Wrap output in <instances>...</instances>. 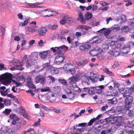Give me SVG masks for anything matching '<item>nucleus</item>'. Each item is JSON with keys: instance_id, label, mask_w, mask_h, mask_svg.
<instances>
[{"instance_id": "nucleus-14", "label": "nucleus", "mask_w": 134, "mask_h": 134, "mask_svg": "<svg viewBox=\"0 0 134 134\" xmlns=\"http://www.w3.org/2000/svg\"><path fill=\"white\" fill-rule=\"evenodd\" d=\"M131 90L130 88H127L125 90L124 92H122V93H123V96L124 98H125L127 97L130 96V95L131 93Z\"/></svg>"}, {"instance_id": "nucleus-11", "label": "nucleus", "mask_w": 134, "mask_h": 134, "mask_svg": "<svg viewBox=\"0 0 134 134\" xmlns=\"http://www.w3.org/2000/svg\"><path fill=\"white\" fill-rule=\"evenodd\" d=\"M125 130L126 133L129 134H134V129L132 127L129 126L125 127Z\"/></svg>"}, {"instance_id": "nucleus-1", "label": "nucleus", "mask_w": 134, "mask_h": 134, "mask_svg": "<svg viewBox=\"0 0 134 134\" xmlns=\"http://www.w3.org/2000/svg\"><path fill=\"white\" fill-rule=\"evenodd\" d=\"M12 76L9 73H6L0 76V82L4 85L7 86L11 82Z\"/></svg>"}, {"instance_id": "nucleus-24", "label": "nucleus", "mask_w": 134, "mask_h": 134, "mask_svg": "<svg viewBox=\"0 0 134 134\" xmlns=\"http://www.w3.org/2000/svg\"><path fill=\"white\" fill-rule=\"evenodd\" d=\"M88 62L87 60H84L81 62H76V64L79 66H81L86 64Z\"/></svg>"}, {"instance_id": "nucleus-57", "label": "nucleus", "mask_w": 134, "mask_h": 134, "mask_svg": "<svg viewBox=\"0 0 134 134\" xmlns=\"http://www.w3.org/2000/svg\"><path fill=\"white\" fill-rule=\"evenodd\" d=\"M11 110L10 109H5L4 111L3 112L5 114L8 115L11 111Z\"/></svg>"}, {"instance_id": "nucleus-49", "label": "nucleus", "mask_w": 134, "mask_h": 134, "mask_svg": "<svg viewBox=\"0 0 134 134\" xmlns=\"http://www.w3.org/2000/svg\"><path fill=\"white\" fill-rule=\"evenodd\" d=\"M96 121V119H95V118H93L92 119H91L89 122L88 123L87 126H90L92 125V124L94 122Z\"/></svg>"}, {"instance_id": "nucleus-52", "label": "nucleus", "mask_w": 134, "mask_h": 134, "mask_svg": "<svg viewBox=\"0 0 134 134\" xmlns=\"http://www.w3.org/2000/svg\"><path fill=\"white\" fill-rule=\"evenodd\" d=\"M51 90L49 87H46L42 88V92H49Z\"/></svg>"}, {"instance_id": "nucleus-31", "label": "nucleus", "mask_w": 134, "mask_h": 134, "mask_svg": "<svg viewBox=\"0 0 134 134\" xmlns=\"http://www.w3.org/2000/svg\"><path fill=\"white\" fill-rule=\"evenodd\" d=\"M112 96H118L119 97V94L118 91L116 89H114L112 91Z\"/></svg>"}, {"instance_id": "nucleus-44", "label": "nucleus", "mask_w": 134, "mask_h": 134, "mask_svg": "<svg viewBox=\"0 0 134 134\" xmlns=\"http://www.w3.org/2000/svg\"><path fill=\"white\" fill-rule=\"evenodd\" d=\"M118 89L119 91L121 93L122 92H124L125 90L124 86H122V87H121V86H119L118 87Z\"/></svg>"}, {"instance_id": "nucleus-40", "label": "nucleus", "mask_w": 134, "mask_h": 134, "mask_svg": "<svg viewBox=\"0 0 134 134\" xmlns=\"http://www.w3.org/2000/svg\"><path fill=\"white\" fill-rule=\"evenodd\" d=\"M48 51L42 52V59H45L47 58L48 54Z\"/></svg>"}, {"instance_id": "nucleus-60", "label": "nucleus", "mask_w": 134, "mask_h": 134, "mask_svg": "<svg viewBox=\"0 0 134 134\" xmlns=\"http://www.w3.org/2000/svg\"><path fill=\"white\" fill-rule=\"evenodd\" d=\"M60 17L61 18H63L64 20H65L68 17L67 15L65 14H60Z\"/></svg>"}, {"instance_id": "nucleus-45", "label": "nucleus", "mask_w": 134, "mask_h": 134, "mask_svg": "<svg viewBox=\"0 0 134 134\" xmlns=\"http://www.w3.org/2000/svg\"><path fill=\"white\" fill-rule=\"evenodd\" d=\"M83 15L81 11H79V12L78 16L77 18V21H79L81 19L83 18Z\"/></svg>"}, {"instance_id": "nucleus-13", "label": "nucleus", "mask_w": 134, "mask_h": 134, "mask_svg": "<svg viewBox=\"0 0 134 134\" xmlns=\"http://www.w3.org/2000/svg\"><path fill=\"white\" fill-rule=\"evenodd\" d=\"M55 48L57 49V52H58V53L61 55H62V53L61 52L62 51H64L65 48H66V49H68V47L64 45L62 46L59 47H56Z\"/></svg>"}, {"instance_id": "nucleus-51", "label": "nucleus", "mask_w": 134, "mask_h": 134, "mask_svg": "<svg viewBox=\"0 0 134 134\" xmlns=\"http://www.w3.org/2000/svg\"><path fill=\"white\" fill-rule=\"evenodd\" d=\"M110 28L112 30V31L114 30L115 31H119L120 29V28L119 26H117L116 27L113 26L110 27Z\"/></svg>"}, {"instance_id": "nucleus-35", "label": "nucleus", "mask_w": 134, "mask_h": 134, "mask_svg": "<svg viewBox=\"0 0 134 134\" xmlns=\"http://www.w3.org/2000/svg\"><path fill=\"white\" fill-rule=\"evenodd\" d=\"M77 29H84L86 30H87L89 29V27L87 26L83 25H79L78 26Z\"/></svg>"}, {"instance_id": "nucleus-26", "label": "nucleus", "mask_w": 134, "mask_h": 134, "mask_svg": "<svg viewBox=\"0 0 134 134\" xmlns=\"http://www.w3.org/2000/svg\"><path fill=\"white\" fill-rule=\"evenodd\" d=\"M1 133L3 134H11L12 133V131H8L6 128H2L1 129Z\"/></svg>"}, {"instance_id": "nucleus-59", "label": "nucleus", "mask_w": 134, "mask_h": 134, "mask_svg": "<svg viewBox=\"0 0 134 134\" xmlns=\"http://www.w3.org/2000/svg\"><path fill=\"white\" fill-rule=\"evenodd\" d=\"M112 30L111 29V28H109L107 30L105 33V35L106 36H108L111 33Z\"/></svg>"}, {"instance_id": "nucleus-56", "label": "nucleus", "mask_w": 134, "mask_h": 134, "mask_svg": "<svg viewBox=\"0 0 134 134\" xmlns=\"http://www.w3.org/2000/svg\"><path fill=\"white\" fill-rule=\"evenodd\" d=\"M22 66V64H21L16 65V67L17 68L16 69L18 70H22L24 69V68H22L21 67Z\"/></svg>"}, {"instance_id": "nucleus-36", "label": "nucleus", "mask_w": 134, "mask_h": 134, "mask_svg": "<svg viewBox=\"0 0 134 134\" xmlns=\"http://www.w3.org/2000/svg\"><path fill=\"white\" fill-rule=\"evenodd\" d=\"M96 38V40H94L92 42V43L93 44H97L100 43V41L98 40V37L97 36H94L93 37L92 39L93 40Z\"/></svg>"}, {"instance_id": "nucleus-30", "label": "nucleus", "mask_w": 134, "mask_h": 134, "mask_svg": "<svg viewBox=\"0 0 134 134\" xmlns=\"http://www.w3.org/2000/svg\"><path fill=\"white\" fill-rule=\"evenodd\" d=\"M9 117L10 118L12 119H14L16 121L19 120V118L16 116V115L14 114H11L10 115Z\"/></svg>"}, {"instance_id": "nucleus-15", "label": "nucleus", "mask_w": 134, "mask_h": 134, "mask_svg": "<svg viewBox=\"0 0 134 134\" xmlns=\"http://www.w3.org/2000/svg\"><path fill=\"white\" fill-rule=\"evenodd\" d=\"M104 88V86L102 85L95 87L96 92L99 94H100Z\"/></svg>"}, {"instance_id": "nucleus-9", "label": "nucleus", "mask_w": 134, "mask_h": 134, "mask_svg": "<svg viewBox=\"0 0 134 134\" xmlns=\"http://www.w3.org/2000/svg\"><path fill=\"white\" fill-rule=\"evenodd\" d=\"M83 89L85 90L84 92H86L87 90H88V93L90 95H93L96 93L95 87H84Z\"/></svg>"}, {"instance_id": "nucleus-33", "label": "nucleus", "mask_w": 134, "mask_h": 134, "mask_svg": "<svg viewBox=\"0 0 134 134\" xmlns=\"http://www.w3.org/2000/svg\"><path fill=\"white\" fill-rule=\"evenodd\" d=\"M118 111L119 112L123 113L125 112V109L124 107L120 106L118 107Z\"/></svg>"}, {"instance_id": "nucleus-38", "label": "nucleus", "mask_w": 134, "mask_h": 134, "mask_svg": "<svg viewBox=\"0 0 134 134\" xmlns=\"http://www.w3.org/2000/svg\"><path fill=\"white\" fill-rule=\"evenodd\" d=\"M75 94L73 92H72L69 94L67 95L68 98L72 100L75 97Z\"/></svg>"}, {"instance_id": "nucleus-2", "label": "nucleus", "mask_w": 134, "mask_h": 134, "mask_svg": "<svg viewBox=\"0 0 134 134\" xmlns=\"http://www.w3.org/2000/svg\"><path fill=\"white\" fill-rule=\"evenodd\" d=\"M36 22L32 21L30 24L29 26H26L25 29L26 32H36L37 30V27L36 26Z\"/></svg>"}, {"instance_id": "nucleus-32", "label": "nucleus", "mask_w": 134, "mask_h": 134, "mask_svg": "<svg viewBox=\"0 0 134 134\" xmlns=\"http://www.w3.org/2000/svg\"><path fill=\"white\" fill-rule=\"evenodd\" d=\"M31 59L29 57V59L27 60L26 63V66L27 67H29L31 65L34 64L32 60H31Z\"/></svg>"}, {"instance_id": "nucleus-48", "label": "nucleus", "mask_w": 134, "mask_h": 134, "mask_svg": "<svg viewBox=\"0 0 134 134\" xmlns=\"http://www.w3.org/2000/svg\"><path fill=\"white\" fill-rule=\"evenodd\" d=\"M72 47L73 48L76 47L77 46H78L80 44V43L77 41H76L75 42H74L73 43H72Z\"/></svg>"}, {"instance_id": "nucleus-42", "label": "nucleus", "mask_w": 134, "mask_h": 134, "mask_svg": "<svg viewBox=\"0 0 134 134\" xmlns=\"http://www.w3.org/2000/svg\"><path fill=\"white\" fill-rule=\"evenodd\" d=\"M4 103L6 106H9L10 105L11 102L10 100L5 99L4 101Z\"/></svg>"}, {"instance_id": "nucleus-27", "label": "nucleus", "mask_w": 134, "mask_h": 134, "mask_svg": "<svg viewBox=\"0 0 134 134\" xmlns=\"http://www.w3.org/2000/svg\"><path fill=\"white\" fill-rule=\"evenodd\" d=\"M18 113L21 115H23L25 113L24 108L23 107H20L18 109H16Z\"/></svg>"}, {"instance_id": "nucleus-5", "label": "nucleus", "mask_w": 134, "mask_h": 134, "mask_svg": "<svg viewBox=\"0 0 134 134\" xmlns=\"http://www.w3.org/2000/svg\"><path fill=\"white\" fill-rule=\"evenodd\" d=\"M124 118L123 116H118L117 117L114 125L116 126L117 127L122 126L124 123Z\"/></svg>"}, {"instance_id": "nucleus-6", "label": "nucleus", "mask_w": 134, "mask_h": 134, "mask_svg": "<svg viewBox=\"0 0 134 134\" xmlns=\"http://www.w3.org/2000/svg\"><path fill=\"white\" fill-rule=\"evenodd\" d=\"M65 59L64 56L63 55H57L55 58L54 62L57 65H59L63 62Z\"/></svg>"}, {"instance_id": "nucleus-39", "label": "nucleus", "mask_w": 134, "mask_h": 134, "mask_svg": "<svg viewBox=\"0 0 134 134\" xmlns=\"http://www.w3.org/2000/svg\"><path fill=\"white\" fill-rule=\"evenodd\" d=\"M68 71H69V72L72 75H75L76 73V70L74 67L71 69H70Z\"/></svg>"}, {"instance_id": "nucleus-19", "label": "nucleus", "mask_w": 134, "mask_h": 134, "mask_svg": "<svg viewBox=\"0 0 134 134\" xmlns=\"http://www.w3.org/2000/svg\"><path fill=\"white\" fill-rule=\"evenodd\" d=\"M103 71L106 73L107 74L111 76H113L114 75L113 73L110 71L109 69L107 68H105L103 69Z\"/></svg>"}, {"instance_id": "nucleus-43", "label": "nucleus", "mask_w": 134, "mask_h": 134, "mask_svg": "<svg viewBox=\"0 0 134 134\" xmlns=\"http://www.w3.org/2000/svg\"><path fill=\"white\" fill-rule=\"evenodd\" d=\"M58 12L54 11L51 10V13H50V16H55L58 14Z\"/></svg>"}, {"instance_id": "nucleus-37", "label": "nucleus", "mask_w": 134, "mask_h": 134, "mask_svg": "<svg viewBox=\"0 0 134 134\" xmlns=\"http://www.w3.org/2000/svg\"><path fill=\"white\" fill-rule=\"evenodd\" d=\"M101 126L100 125L98 126L97 127H96L93 129L94 132L96 133H99L101 129Z\"/></svg>"}, {"instance_id": "nucleus-12", "label": "nucleus", "mask_w": 134, "mask_h": 134, "mask_svg": "<svg viewBox=\"0 0 134 134\" xmlns=\"http://www.w3.org/2000/svg\"><path fill=\"white\" fill-rule=\"evenodd\" d=\"M50 65L49 63H45L42 65V71H44V74H46L47 71L49 70L51 68Z\"/></svg>"}, {"instance_id": "nucleus-53", "label": "nucleus", "mask_w": 134, "mask_h": 134, "mask_svg": "<svg viewBox=\"0 0 134 134\" xmlns=\"http://www.w3.org/2000/svg\"><path fill=\"white\" fill-rule=\"evenodd\" d=\"M128 115L129 116L131 117L134 116V112L133 110H130L129 111L128 114Z\"/></svg>"}, {"instance_id": "nucleus-25", "label": "nucleus", "mask_w": 134, "mask_h": 134, "mask_svg": "<svg viewBox=\"0 0 134 134\" xmlns=\"http://www.w3.org/2000/svg\"><path fill=\"white\" fill-rule=\"evenodd\" d=\"M72 88L75 91L80 92L81 91V90L80 88L76 84L73 85L71 86Z\"/></svg>"}, {"instance_id": "nucleus-41", "label": "nucleus", "mask_w": 134, "mask_h": 134, "mask_svg": "<svg viewBox=\"0 0 134 134\" xmlns=\"http://www.w3.org/2000/svg\"><path fill=\"white\" fill-rule=\"evenodd\" d=\"M58 81L60 83L64 85H67V82L65 79H59L58 80Z\"/></svg>"}, {"instance_id": "nucleus-63", "label": "nucleus", "mask_w": 134, "mask_h": 134, "mask_svg": "<svg viewBox=\"0 0 134 134\" xmlns=\"http://www.w3.org/2000/svg\"><path fill=\"white\" fill-rule=\"evenodd\" d=\"M59 35L58 34H56L54 35L52 37V40L55 39H58L59 38Z\"/></svg>"}, {"instance_id": "nucleus-7", "label": "nucleus", "mask_w": 134, "mask_h": 134, "mask_svg": "<svg viewBox=\"0 0 134 134\" xmlns=\"http://www.w3.org/2000/svg\"><path fill=\"white\" fill-rule=\"evenodd\" d=\"M91 45L88 43H83L80 46V49L83 51H88L90 49Z\"/></svg>"}, {"instance_id": "nucleus-47", "label": "nucleus", "mask_w": 134, "mask_h": 134, "mask_svg": "<svg viewBox=\"0 0 134 134\" xmlns=\"http://www.w3.org/2000/svg\"><path fill=\"white\" fill-rule=\"evenodd\" d=\"M28 23V20H25L24 22H21L20 23L19 25L21 26H23L27 25Z\"/></svg>"}, {"instance_id": "nucleus-21", "label": "nucleus", "mask_w": 134, "mask_h": 134, "mask_svg": "<svg viewBox=\"0 0 134 134\" xmlns=\"http://www.w3.org/2000/svg\"><path fill=\"white\" fill-rule=\"evenodd\" d=\"M92 16L93 15L92 13L89 12H87L84 15L85 18L87 20L91 19Z\"/></svg>"}, {"instance_id": "nucleus-61", "label": "nucleus", "mask_w": 134, "mask_h": 134, "mask_svg": "<svg viewBox=\"0 0 134 134\" xmlns=\"http://www.w3.org/2000/svg\"><path fill=\"white\" fill-rule=\"evenodd\" d=\"M97 77L95 76H92L91 77V81L93 82H95L97 81L96 79H97Z\"/></svg>"}, {"instance_id": "nucleus-10", "label": "nucleus", "mask_w": 134, "mask_h": 134, "mask_svg": "<svg viewBox=\"0 0 134 134\" xmlns=\"http://www.w3.org/2000/svg\"><path fill=\"white\" fill-rule=\"evenodd\" d=\"M117 117V116L113 117V118H105V120L107 123L114 124V125L116 120Z\"/></svg>"}, {"instance_id": "nucleus-54", "label": "nucleus", "mask_w": 134, "mask_h": 134, "mask_svg": "<svg viewBox=\"0 0 134 134\" xmlns=\"http://www.w3.org/2000/svg\"><path fill=\"white\" fill-rule=\"evenodd\" d=\"M105 95L107 96H112V93L111 91L109 90H108L105 93Z\"/></svg>"}, {"instance_id": "nucleus-28", "label": "nucleus", "mask_w": 134, "mask_h": 134, "mask_svg": "<svg viewBox=\"0 0 134 134\" xmlns=\"http://www.w3.org/2000/svg\"><path fill=\"white\" fill-rule=\"evenodd\" d=\"M109 53L111 55L115 57L118 56L120 54L119 51H110L109 52Z\"/></svg>"}, {"instance_id": "nucleus-4", "label": "nucleus", "mask_w": 134, "mask_h": 134, "mask_svg": "<svg viewBox=\"0 0 134 134\" xmlns=\"http://www.w3.org/2000/svg\"><path fill=\"white\" fill-rule=\"evenodd\" d=\"M80 79V76L78 75L72 76L69 79V80H70L69 83L71 86L75 84H76V82L79 81Z\"/></svg>"}, {"instance_id": "nucleus-23", "label": "nucleus", "mask_w": 134, "mask_h": 134, "mask_svg": "<svg viewBox=\"0 0 134 134\" xmlns=\"http://www.w3.org/2000/svg\"><path fill=\"white\" fill-rule=\"evenodd\" d=\"M50 70L51 73L53 74H57L59 72L58 69L53 66L51 67Z\"/></svg>"}, {"instance_id": "nucleus-29", "label": "nucleus", "mask_w": 134, "mask_h": 134, "mask_svg": "<svg viewBox=\"0 0 134 134\" xmlns=\"http://www.w3.org/2000/svg\"><path fill=\"white\" fill-rule=\"evenodd\" d=\"M38 55L36 53L32 54L31 55H30L29 58H30V59H32L33 61H34L37 59Z\"/></svg>"}, {"instance_id": "nucleus-58", "label": "nucleus", "mask_w": 134, "mask_h": 134, "mask_svg": "<svg viewBox=\"0 0 134 134\" xmlns=\"http://www.w3.org/2000/svg\"><path fill=\"white\" fill-rule=\"evenodd\" d=\"M17 79L20 81H25V80L24 77L22 75L19 76L17 78Z\"/></svg>"}, {"instance_id": "nucleus-34", "label": "nucleus", "mask_w": 134, "mask_h": 134, "mask_svg": "<svg viewBox=\"0 0 134 134\" xmlns=\"http://www.w3.org/2000/svg\"><path fill=\"white\" fill-rule=\"evenodd\" d=\"M121 29L123 30L125 33L128 32L129 31V28L127 26H124L121 27Z\"/></svg>"}, {"instance_id": "nucleus-62", "label": "nucleus", "mask_w": 134, "mask_h": 134, "mask_svg": "<svg viewBox=\"0 0 134 134\" xmlns=\"http://www.w3.org/2000/svg\"><path fill=\"white\" fill-rule=\"evenodd\" d=\"M87 20L85 18H84V17H83V18L81 19L79 21H80L82 24H85L86 23Z\"/></svg>"}, {"instance_id": "nucleus-55", "label": "nucleus", "mask_w": 134, "mask_h": 134, "mask_svg": "<svg viewBox=\"0 0 134 134\" xmlns=\"http://www.w3.org/2000/svg\"><path fill=\"white\" fill-rule=\"evenodd\" d=\"M100 23L99 21L96 22L95 21L91 22V25L93 26H97L99 25Z\"/></svg>"}, {"instance_id": "nucleus-20", "label": "nucleus", "mask_w": 134, "mask_h": 134, "mask_svg": "<svg viewBox=\"0 0 134 134\" xmlns=\"http://www.w3.org/2000/svg\"><path fill=\"white\" fill-rule=\"evenodd\" d=\"M108 103L111 104H116L117 103L118 100L115 97L112 98L107 99Z\"/></svg>"}, {"instance_id": "nucleus-3", "label": "nucleus", "mask_w": 134, "mask_h": 134, "mask_svg": "<svg viewBox=\"0 0 134 134\" xmlns=\"http://www.w3.org/2000/svg\"><path fill=\"white\" fill-rule=\"evenodd\" d=\"M126 97L125 100V107L126 110H129L133 102V98L131 96H128Z\"/></svg>"}, {"instance_id": "nucleus-64", "label": "nucleus", "mask_w": 134, "mask_h": 134, "mask_svg": "<svg viewBox=\"0 0 134 134\" xmlns=\"http://www.w3.org/2000/svg\"><path fill=\"white\" fill-rule=\"evenodd\" d=\"M47 31V29L45 27H42V36H44Z\"/></svg>"}, {"instance_id": "nucleus-50", "label": "nucleus", "mask_w": 134, "mask_h": 134, "mask_svg": "<svg viewBox=\"0 0 134 134\" xmlns=\"http://www.w3.org/2000/svg\"><path fill=\"white\" fill-rule=\"evenodd\" d=\"M12 81L15 83L16 84L15 87H18L19 86H22V83L17 82L14 80H12Z\"/></svg>"}, {"instance_id": "nucleus-17", "label": "nucleus", "mask_w": 134, "mask_h": 134, "mask_svg": "<svg viewBox=\"0 0 134 134\" xmlns=\"http://www.w3.org/2000/svg\"><path fill=\"white\" fill-rule=\"evenodd\" d=\"M96 51H99L100 52H102V50L98 47H96L94 48V49L92 50L89 52L90 54L94 56L96 54H94V52Z\"/></svg>"}, {"instance_id": "nucleus-46", "label": "nucleus", "mask_w": 134, "mask_h": 134, "mask_svg": "<svg viewBox=\"0 0 134 134\" xmlns=\"http://www.w3.org/2000/svg\"><path fill=\"white\" fill-rule=\"evenodd\" d=\"M42 79V77L41 76H37L35 79L36 82L37 83H39L41 82V80Z\"/></svg>"}, {"instance_id": "nucleus-22", "label": "nucleus", "mask_w": 134, "mask_h": 134, "mask_svg": "<svg viewBox=\"0 0 134 134\" xmlns=\"http://www.w3.org/2000/svg\"><path fill=\"white\" fill-rule=\"evenodd\" d=\"M47 27L49 29L55 30L58 28V25L57 24H55L53 25L49 24L48 25Z\"/></svg>"}, {"instance_id": "nucleus-8", "label": "nucleus", "mask_w": 134, "mask_h": 134, "mask_svg": "<svg viewBox=\"0 0 134 134\" xmlns=\"http://www.w3.org/2000/svg\"><path fill=\"white\" fill-rule=\"evenodd\" d=\"M6 89L5 87L3 86L0 87V93L2 95L5 96L7 95L8 93L9 92V89L5 90Z\"/></svg>"}, {"instance_id": "nucleus-16", "label": "nucleus", "mask_w": 134, "mask_h": 134, "mask_svg": "<svg viewBox=\"0 0 134 134\" xmlns=\"http://www.w3.org/2000/svg\"><path fill=\"white\" fill-rule=\"evenodd\" d=\"M51 9H46L42 10V16L45 17H50Z\"/></svg>"}, {"instance_id": "nucleus-18", "label": "nucleus", "mask_w": 134, "mask_h": 134, "mask_svg": "<svg viewBox=\"0 0 134 134\" xmlns=\"http://www.w3.org/2000/svg\"><path fill=\"white\" fill-rule=\"evenodd\" d=\"M74 64L72 61L68 63L65 65V68L67 71L69 70L70 69H71L74 67Z\"/></svg>"}]
</instances>
